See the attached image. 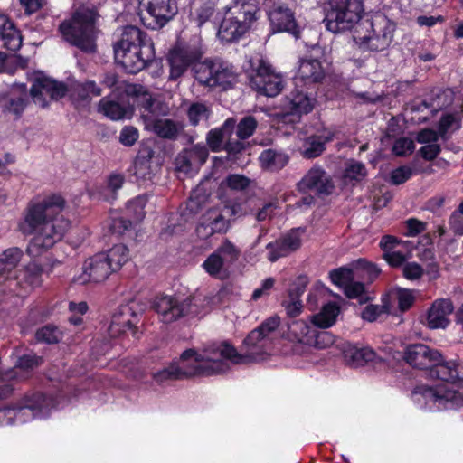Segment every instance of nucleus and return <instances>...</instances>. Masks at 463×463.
Here are the masks:
<instances>
[{
	"instance_id": "2",
	"label": "nucleus",
	"mask_w": 463,
	"mask_h": 463,
	"mask_svg": "<svg viewBox=\"0 0 463 463\" xmlns=\"http://www.w3.org/2000/svg\"><path fill=\"white\" fill-rule=\"evenodd\" d=\"M225 358H233L235 348L227 342L213 343L201 352L187 349L180 358L173 362L180 379L193 376H211L227 372L230 369Z\"/></svg>"
},
{
	"instance_id": "37",
	"label": "nucleus",
	"mask_w": 463,
	"mask_h": 463,
	"mask_svg": "<svg viewBox=\"0 0 463 463\" xmlns=\"http://www.w3.org/2000/svg\"><path fill=\"white\" fill-rule=\"evenodd\" d=\"M213 75L215 86L224 90L232 86L237 78L233 66L224 62H213Z\"/></svg>"
},
{
	"instance_id": "60",
	"label": "nucleus",
	"mask_w": 463,
	"mask_h": 463,
	"mask_svg": "<svg viewBox=\"0 0 463 463\" xmlns=\"http://www.w3.org/2000/svg\"><path fill=\"white\" fill-rule=\"evenodd\" d=\"M365 175V166L360 162H351L345 170V177L350 180L359 181L364 178Z\"/></svg>"
},
{
	"instance_id": "15",
	"label": "nucleus",
	"mask_w": 463,
	"mask_h": 463,
	"mask_svg": "<svg viewBox=\"0 0 463 463\" xmlns=\"http://www.w3.org/2000/svg\"><path fill=\"white\" fill-rule=\"evenodd\" d=\"M67 88L63 83L50 78L39 76L33 82L30 94L33 101L41 108H45L50 101L65 96Z\"/></svg>"
},
{
	"instance_id": "48",
	"label": "nucleus",
	"mask_w": 463,
	"mask_h": 463,
	"mask_svg": "<svg viewBox=\"0 0 463 463\" xmlns=\"http://www.w3.org/2000/svg\"><path fill=\"white\" fill-rule=\"evenodd\" d=\"M210 115L211 109L204 103L201 102L192 103L187 109V117L193 126L207 121Z\"/></svg>"
},
{
	"instance_id": "30",
	"label": "nucleus",
	"mask_w": 463,
	"mask_h": 463,
	"mask_svg": "<svg viewBox=\"0 0 463 463\" xmlns=\"http://www.w3.org/2000/svg\"><path fill=\"white\" fill-rule=\"evenodd\" d=\"M286 99L287 104L285 107L290 114H307L313 109V99L303 91H292Z\"/></svg>"
},
{
	"instance_id": "28",
	"label": "nucleus",
	"mask_w": 463,
	"mask_h": 463,
	"mask_svg": "<svg viewBox=\"0 0 463 463\" xmlns=\"http://www.w3.org/2000/svg\"><path fill=\"white\" fill-rule=\"evenodd\" d=\"M42 268L35 264L30 263L24 269L20 270L16 280H11V284H16L25 292L41 286L42 284Z\"/></svg>"
},
{
	"instance_id": "6",
	"label": "nucleus",
	"mask_w": 463,
	"mask_h": 463,
	"mask_svg": "<svg viewBox=\"0 0 463 463\" xmlns=\"http://www.w3.org/2000/svg\"><path fill=\"white\" fill-rule=\"evenodd\" d=\"M436 378L443 382L458 383L463 390V378L459 377L458 368L452 361H445L440 353L436 351ZM463 404V392L436 384V409H454Z\"/></svg>"
},
{
	"instance_id": "36",
	"label": "nucleus",
	"mask_w": 463,
	"mask_h": 463,
	"mask_svg": "<svg viewBox=\"0 0 463 463\" xmlns=\"http://www.w3.org/2000/svg\"><path fill=\"white\" fill-rule=\"evenodd\" d=\"M99 111L111 120H121L131 115V109L128 107L106 98L99 101Z\"/></svg>"
},
{
	"instance_id": "47",
	"label": "nucleus",
	"mask_w": 463,
	"mask_h": 463,
	"mask_svg": "<svg viewBox=\"0 0 463 463\" xmlns=\"http://www.w3.org/2000/svg\"><path fill=\"white\" fill-rule=\"evenodd\" d=\"M131 172L137 180H151L153 176V171L151 168L150 158L137 156L134 161Z\"/></svg>"
},
{
	"instance_id": "39",
	"label": "nucleus",
	"mask_w": 463,
	"mask_h": 463,
	"mask_svg": "<svg viewBox=\"0 0 463 463\" xmlns=\"http://www.w3.org/2000/svg\"><path fill=\"white\" fill-rule=\"evenodd\" d=\"M339 314V307L335 303H327L321 311L312 317V323L321 328L332 326Z\"/></svg>"
},
{
	"instance_id": "27",
	"label": "nucleus",
	"mask_w": 463,
	"mask_h": 463,
	"mask_svg": "<svg viewBox=\"0 0 463 463\" xmlns=\"http://www.w3.org/2000/svg\"><path fill=\"white\" fill-rule=\"evenodd\" d=\"M236 126V120L233 118H227L221 128L211 129L206 137L208 146L213 152H219L223 148L224 140L230 139Z\"/></svg>"
},
{
	"instance_id": "61",
	"label": "nucleus",
	"mask_w": 463,
	"mask_h": 463,
	"mask_svg": "<svg viewBox=\"0 0 463 463\" xmlns=\"http://www.w3.org/2000/svg\"><path fill=\"white\" fill-rule=\"evenodd\" d=\"M224 183L232 190L242 191L250 185V179L242 175H228Z\"/></svg>"
},
{
	"instance_id": "62",
	"label": "nucleus",
	"mask_w": 463,
	"mask_h": 463,
	"mask_svg": "<svg viewBox=\"0 0 463 463\" xmlns=\"http://www.w3.org/2000/svg\"><path fill=\"white\" fill-rule=\"evenodd\" d=\"M417 249L419 255L425 260H432L434 251L432 247V239L430 234L424 235L418 243Z\"/></svg>"
},
{
	"instance_id": "54",
	"label": "nucleus",
	"mask_w": 463,
	"mask_h": 463,
	"mask_svg": "<svg viewBox=\"0 0 463 463\" xmlns=\"http://www.w3.org/2000/svg\"><path fill=\"white\" fill-rule=\"evenodd\" d=\"M213 76V63H202L195 69V79L202 85L215 87Z\"/></svg>"
},
{
	"instance_id": "10",
	"label": "nucleus",
	"mask_w": 463,
	"mask_h": 463,
	"mask_svg": "<svg viewBox=\"0 0 463 463\" xmlns=\"http://www.w3.org/2000/svg\"><path fill=\"white\" fill-rule=\"evenodd\" d=\"M364 13L363 0H329L324 20L327 30L334 33L353 29Z\"/></svg>"
},
{
	"instance_id": "18",
	"label": "nucleus",
	"mask_w": 463,
	"mask_h": 463,
	"mask_svg": "<svg viewBox=\"0 0 463 463\" xmlns=\"http://www.w3.org/2000/svg\"><path fill=\"white\" fill-rule=\"evenodd\" d=\"M298 187L304 193L313 192L318 195H328L333 193L335 184L322 166L314 165L298 182Z\"/></svg>"
},
{
	"instance_id": "38",
	"label": "nucleus",
	"mask_w": 463,
	"mask_h": 463,
	"mask_svg": "<svg viewBox=\"0 0 463 463\" xmlns=\"http://www.w3.org/2000/svg\"><path fill=\"white\" fill-rule=\"evenodd\" d=\"M384 297L388 298L387 302L391 303L393 307L397 303L398 309L401 312L408 310L415 300V296L411 290L402 288L392 289Z\"/></svg>"
},
{
	"instance_id": "64",
	"label": "nucleus",
	"mask_w": 463,
	"mask_h": 463,
	"mask_svg": "<svg viewBox=\"0 0 463 463\" xmlns=\"http://www.w3.org/2000/svg\"><path fill=\"white\" fill-rule=\"evenodd\" d=\"M138 138V131L134 127H125L119 135V141L127 146H133Z\"/></svg>"
},
{
	"instance_id": "13",
	"label": "nucleus",
	"mask_w": 463,
	"mask_h": 463,
	"mask_svg": "<svg viewBox=\"0 0 463 463\" xmlns=\"http://www.w3.org/2000/svg\"><path fill=\"white\" fill-rule=\"evenodd\" d=\"M235 208L232 205L225 206L223 209L212 208L206 211L196 228L198 237L207 239L214 233L225 232L229 228L227 216L235 214Z\"/></svg>"
},
{
	"instance_id": "11",
	"label": "nucleus",
	"mask_w": 463,
	"mask_h": 463,
	"mask_svg": "<svg viewBox=\"0 0 463 463\" xmlns=\"http://www.w3.org/2000/svg\"><path fill=\"white\" fill-rule=\"evenodd\" d=\"M144 24L156 30L167 24L176 14L173 0H137Z\"/></svg>"
},
{
	"instance_id": "7",
	"label": "nucleus",
	"mask_w": 463,
	"mask_h": 463,
	"mask_svg": "<svg viewBox=\"0 0 463 463\" xmlns=\"http://www.w3.org/2000/svg\"><path fill=\"white\" fill-rule=\"evenodd\" d=\"M395 24L383 14L365 20L355 29L354 39L370 51L385 50L392 41Z\"/></svg>"
},
{
	"instance_id": "59",
	"label": "nucleus",
	"mask_w": 463,
	"mask_h": 463,
	"mask_svg": "<svg viewBox=\"0 0 463 463\" xmlns=\"http://www.w3.org/2000/svg\"><path fill=\"white\" fill-rule=\"evenodd\" d=\"M415 149L414 142L409 137H400L392 146V152L398 156L411 155Z\"/></svg>"
},
{
	"instance_id": "20",
	"label": "nucleus",
	"mask_w": 463,
	"mask_h": 463,
	"mask_svg": "<svg viewBox=\"0 0 463 463\" xmlns=\"http://www.w3.org/2000/svg\"><path fill=\"white\" fill-rule=\"evenodd\" d=\"M404 360L412 367L430 371L434 367V353L423 344L410 345L404 351Z\"/></svg>"
},
{
	"instance_id": "46",
	"label": "nucleus",
	"mask_w": 463,
	"mask_h": 463,
	"mask_svg": "<svg viewBox=\"0 0 463 463\" xmlns=\"http://www.w3.org/2000/svg\"><path fill=\"white\" fill-rule=\"evenodd\" d=\"M290 333L295 338L304 344H312L314 329L304 320H298L289 326Z\"/></svg>"
},
{
	"instance_id": "8",
	"label": "nucleus",
	"mask_w": 463,
	"mask_h": 463,
	"mask_svg": "<svg viewBox=\"0 0 463 463\" xmlns=\"http://www.w3.org/2000/svg\"><path fill=\"white\" fill-rule=\"evenodd\" d=\"M279 325V318L278 317H270L266 319L260 326L253 329L243 341L246 354H241L235 349L238 361L233 358H225V362L230 366L231 363L239 364L262 360L270 345V335L278 328Z\"/></svg>"
},
{
	"instance_id": "63",
	"label": "nucleus",
	"mask_w": 463,
	"mask_h": 463,
	"mask_svg": "<svg viewBox=\"0 0 463 463\" xmlns=\"http://www.w3.org/2000/svg\"><path fill=\"white\" fill-rule=\"evenodd\" d=\"M411 175L412 170L410 166H400L391 173V182L395 185L402 184L410 179Z\"/></svg>"
},
{
	"instance_id": "4",
	"label": "nucleus",
	"mask_w": 463,
	"mask_h": 463,
	"mask_svg": "<svg viewBox=\"0 0 463 463\" xmlns=\"http://www.w3.org/2000/svg\"><path fill=\"white\" fill-rule=\"evenodd\" d=\"M96 13L90 9L80 8L72 17L61 24L59 29L63 38L71 44L86 52L96 51Z\"/></svg>"
},
{
	"instance_id": "53",
	"label": "nucleus",
	"mask_w": 463,
	"mask_h": 463,
	"mask_svg": "<svg viewBox=\"0 0 463 463\" xmlns=\"http://www.w3.org/2000/svg\"><path fill=\"white\" fill-rule=\"evenodd\" d=\"M411 397L415 403L425 406L429 402L434 401V389L431 386L419 383L412 390Z\"/></svg>"
},
{
	"instance_id": "40",
	"label": "nucleus",
	"mask_w": 463,
	"mask_h": 463,
	"mask_svg": "<svg viewBox=\"0 0 463 463\" xmlns=\"http://www.w3.org/2000/svg\"><path fill=\"white\" fill-rule=\"evenodd\" d=\"M416 141L422 144L417 155L427 161L434 160V130L424 128L416 137Z\"/></svg>"
},
{
	"instance_id": "58",
	"label": "nucleus",
	"mask_w": 463,
	"mask_h": 463,
	"mask_svg": "<svg viewBox=\"0 0 463 463\" xmlns=\"http://www.w3.org/2000/svg\"><path fill=\"white\" fill-rule=\"evenodd\" d=\"M152 378L158 384H163L168 381L181 380L174 364L152 373Z\"/></svg>"
},
{
	"instance_id": "45",
	"label": "nucleus",
	"mask_w": 463,
	"mask_h": 463,
	"mask_svg": "<svg viewBox=\"0 0 463 463\" xmlns=\"http://www.w3.org/2000/svg\"><path fill=\"white\" fill-rule=\"evenodd\" d=\"M23 252L18 248H10L0 254V275L14 269L21 260Z\"/></svg>"
},
{
	"instance_id": "32",
	"label": "nucleus",
	"mask_w": 463,
	"mask_h": 463,
	"mask_svg": "<svg viewBox=\"0 0 463 463\" xmlns=\"http://www.w3.org/2000/svg\"><path fill=\"white\" fill-rule=\"evenodd\" d=\"M0 35L5 46L11 51H17L22 46V36L14 28V24L5 14H0Z\"/></svg>"
},
{
	"instance_id": "16",
	"label": "nucleus",
	"mask_w": 463,
	"mask_h": 463,
	"mask_svg": "<svg viewBox=\"0 0 463 463\" xmlns=\"http://www.w3.org/2000/svg\"><path fill=\"white\" fill-rule=\"evenodd\" d=\"M114 271L104 252L88 259L82 267V273L74 278V282L84 285L89 282L99 283L106 280Z\"/></svg>"
},
{
	"instance_id": "56",
	"label": "nucleus",
	"mask_w": 463,
	"mask_h": 463,
	"mask_svg": "<svg viewBox=\"0 0 463 463\" xmlns=\"http://www.w3.org/2000/svg\"><path fill=\"white\" fill-rule=\"evenodd\" d=\"M331 281L344 288L352 279H354L353 270L348 268H339L330 272Z\"/></svg>"
},
{
	"instance_id": "43",
	"label": "nucleus",
	"mask_w": 463,
	"mask_h": 463,
	"mask_svg": "<svg viewBox=\"0 0 463 463\" xmlns=\"http://www.w3.org/2000/svg\"><path fill=\"white\" fill-rule=\"evenodd\" d=\"M72 96L81 101L89 100L91 96L99 97L101 95V89L94 80H86L85 82L76 83L73 86Z\"/></svg>"
},
{
	"instance_id": "22",
	"label": "nucleus",
	"mask_w": 463,
	"mask_h": 463,
	"mask_svg": "<svg viewBox=\"0 0 463 463\" xmlns=\"http://www.w3.org/2000/svg\"><path fill=\"white\" fill-rule=\"evenodd\" d=\"M151 113L143 114L146 128L152 129L158 137L165 139H176L184 131V124L170 118H152Z\"/></svg>"
},
{
	"instance_id": "34",
	"label": "nucleus",
	"mask_w": 463,
	"mask_h": 463,
	"mask_svg": "<svg viewBox=\"0 0 463 463\" xmlns=\"http://www.w3.org/2000/svg\"><path fill=\"white\" fill-rule=\"evenodd\" d=\"M333 139L332 134L311 136L307 137L303 145L301 155L307 159L319 156L325 151V145Z\"/></svg>"
},
{
	"instance_id": "51",
	"label": "nucleus",
	"mask_w": 463,
	"mask_h": 463,
	"mask_svg": "<svg viewBox=\"0 0 463 463\" xmlns=\"http://www.w3.org/2000/svg\"><path fill=\"white\" fill-rule=\"evenodd\" d=\"M459 128V121L451 114L444 115L436 129V141L440 138H447V136Z\"/></svg>"
},
{
	"instance_id": "25",
	"label": "nucleus",
	"mask_w": 463,
	"mask_h": 463,
	"mask_svg": "<svg viewBox=\"0 0 463 463\" xmlns=\"http://www.w3.org/2000/svg\"><path fill=\"white\" fill-rule=\"evenodd\" d=\"M269 20L272 26L278 31L288 32L298 36L297 24L289 8L280 5L274 6L269 12Z\"/></svg>"
},
{
	"instance_id": "55",
	"label": "nucleus",
	"mask_w": 463,
	"mask_h": 463,
	"mask_svg": "<svg viewBox=\"0 0 463 463\" xmlns=\"http://www.w3.org/2000/svg\"><path fill=\"white\" fill-rule=\"evenodd\" d=\"M237 125V137L240 139H247L253 135L258 122L252 116L244 117Z\"/></svg>"
},
{
	"instance_id": "17",
	"label": "nucleus",
	"mask_w": 463,
	"mask_h": 463,
	"mask_svg": "<svg viewBox=\"0 0 463 463\" xmlns=\"http://www.w3.org/2000/svg\"><path fill=\"white\" fill-rule=\"evenodd\" d=\"M49 406L47 399L43 394H37L33 402L17 408H5L0 410V425H10L15 420L25 422L36 417L38 413L45 411Z\"/></svg>"
},
{
	"instance_id": "52",
	"label": "nucleus",
	"mask_w": 463,
	"mask_h": 463,
	"mask_svg": "<svg viewBox=\"0 0 463 463\" xmlns=\"http://www.w3.org/2000/svg\"><path fill=\"white\" fill-rule=\"evenodd\" d=\"M62 334L54 326H45L38 329L35 333V338L38 342L55 344L61 340Z\"/></svg>"
},
{
	"instance_id": "35",
	"label": "nucleus",
	"mask_w": 463,
	"mask_h": 463,
	"mask_svg": "<svg viewBox=\"0 0 463 463\" xmlns=\"http://www.w3.org/2000/svg\"><path fill=\"white\" fill-rule=\"evenodd\" d=\"M27 105L25 90H13L2 103L3 109L15 116H21Z\"/></svg>"
},
{
	"instance_id": "9",
	"label": "nucleus",
	"mask_w": 463,
	"mask_h": 463,
	"mask_svg": "<svg viewBox=\"0 0 463 463\" xmlns=\"http://www.w3.org/2000/svg\"><path fill=\"white\" fill-rule=\"evenodd\" d=\"M250 85L259 94L275 97L284 88L282 76L277 73L265 60L256 57L248 61L245 65Z\"/></svg>"
},
{
	"instance_id": "19",
	"label": "nucleus",
	"mask_w": 463,
	"mask_h": 463,
	"mask_svg": "<svg viewBox=\"0 0 463 463\" xmlns=\"http://www.w3.org/2000/svg\"><path fill=\"white\" fill-rule=\"evenodd\" d=\"M301 246V235L299 230H291L279 239L267 244L269 250L268 260L271 262L277 261L279 258L286 257L297 250Z\"/></svg>"
},
{
	"instance_id": "42",
	"label": "nucleus",
	"mask_w": 463,
	"mask_h": 463,
	"mask_svg": "<svg viewBox=\"0 0 463 463\" xmlns=\"http://www.w3.org/2000/svg\"><path fill=\"white\" fill-rule=\"evenodd\" d=\"M385 297L382 298L381 305H368L362 313V317L369 322H373L382 315L395 314V307L389 302Z\"/></svg>"
},
{
	"instance_id": "50",
	"label": "nucleus",
	"mask_w": 463,
	"mask_h": 463,
	"mask_svg": "<svg viewBox=\"0 0 463 463\" xmlns=\"http://www.w3.org/2000/svg\"><path fill=\"white\" fill-rule=\"evenodd\" d=\"M214 252L228 267L234 263L240 256V250L230 241L222 242Z\"/></svg>"
},
{
	"instance_id": "3",
	"label": "nucleus",
	"mask_w": 463,
	"mask_h": 463,
	"mask_svg": "<svg viewBox=\"0 0 463 463\" xmlns=\"http://www.w3.org/2000/svg\"><path fill=\"white\" fill-rule=\"evenodd\" d=\"M213 298L195 295L187 298L175 296L156 297L153 308L163 323L169 324L185 316H199L211 309Z\"/></svg>"
},
{
	"instance_id": "33",
	"label": "nucleus",
	"mask_w": 463,
	"mask_h": 463,
	"mask_svg": "<svg viewBox=\"0 0 463 463\" xmlns=\"http://www.w3.org/2000/svg\"><path fill=\"white\" fill-rule=\"evenodd\" d=\"M298 74L304 83H315L323 79L324 70L319 61L315 59H306L300 61Z\"/></svg>"
},
{
	"instance_id": "24",
	"label": "nucleus",
	"mask_w": 463,
	"mask_h": 463,
	"mask_svg": "<svg viewBox=\"0 0 463 463\" xmlns=\"http://www.w3.org/2000/svg\"><path fill=\"white\" fill-rule=\"evenodd\" d=\"M135 318L133 308L130 305H123L118 311L113 316L109 326V332L113 336L131 332L133 335L136 334Z\"/></svg>"
},
{
	"instance_id": "1",
	"label": "nucleus",
	"mask_w": 463,
	"mask_h": 463,
	"mask_svg": "<svg viewBox=\"0 0 463 463\" xmlns=\"http://www.w3.org/2000/svg\"><path fill=\"white\" fill-rule=\"evenodd\" d=\"M64 199L56 194L31 201L19 224L22 233L33 235L26 251L37 257L60 241L70 229L71 223L62 214Z\"/></svg>"
},
{
	"instance_id": "31",
	"label": "nucleus",
	"mask_w": 463,
	"mask_h": 463,
	"mask_svg": "<svg viewBox=\"0 0 463 463\" xmlns=\"http://www.w3.org/2000/svg\"><path fill=\"white\" fill-rule=\"evenodd\" d=\"M259 160L262 168L270 172H278L288 165L289 156L282 151L269 148L260 155Z\"/></svg>"
},
{
	"instance_id": "57",
	"label": "nucleus",
	"mask_w": 463,
	"mask_h": 463,
	"mask_svg": "<svg viewBox=\"0 0 463 463\" xmlns=\"http://www.w3.org/2000/svg\"><path fill=\"white\" fill-rule=\"evenodd\" d=\"M301 292L293 294L292 292L288 295V299L283 301V307L287 312V315L290 317H296L300 315L303 309V305L299 299Z\"/></svg>"
},
{
	"instance_id": "21",
	"label": "nucleus",
	"mask_w": 463,
	"mask_h": 463,
	"mask_svg": "<svg viewBox=\"0 0 463 463\" xmlns=\"http://www.w3.org/2000/svg\"><path fill=\"white\" fill-rule=\"evenodd\" d=\"M208 155V149L204 145H194L179 154L176 158L177 167L185 173L197 171L205 163Z\"/></svg>"
},
{
	"instance_id": "26",
	"label": "nucleus",
	"mask_w": 463,
	"mask_h": 463,
	"mask_svg": "<svg viewBox=\"0 0 463 463\" xmlns=\"http://www.w3.org/2000/svg\"><path fill=\"white\" fill-rule=\"evenodd\" d=\"M342 354L345 362L353 367L363 366L373 361L376 356L373 350L367 347L359 348L351 343L342 345Z\"/></svg>"
},
{
	"instance_id": "12",
	"label": "nucleus",
	"mask_w": 463,
	"mask_h": 463,
	"mask_svg": "<svg viewBox=\"0 0 463 463\" xmlns=\"http://www.w3.org/2000/svg\"><path fill=\"white\" fill-rule=\"evenodd\" d=\"M202 52L195 44L177 43L168 53L170 66L169 80H176L195 61L201 59Z\"/></svg>"
},
{
	"instance_id": "41",
	"label": "nucleus",
	"mask_w": 463,
	"mask_h": 463,
	"mask_svg": "<svg viewBox=\"0 0 463 463\" xmlns=\"http://www.w3.org/2000/svg\"><path fill=\"white\" fill-rule=\"evenodd\" d=\"M204 270L215 279H223L228 274V266L213 251L203 263Z\"/></svg>"
},
{
	"instance_id": "5",
	"label": "nucleus",
	"mask_w": 463,
	"mask_h": 463,
	"mask_svg": "<svg viewBox=\"0 0 463 463\" xmlns=\"http://www.w3.org/2000/svg\"><path fill=\"white\" fill-rule=\"evenodd\" d=\"M257 7L247 1L233 0L225 7L223 18L217 33L224 42H233L242 37L256 20Z\"/></svg>"
},
{
	"instance_id": "44",
	"label": "nucleus",
	"mask_w": 463,
	"mask_h": 463,
	"mask_svg": "<svg viewBox=\"0 0 463 463\" xmlns=\"http://www.w3.org/2000/svg\"><path fill=\"white\" fill-rule=\"evenodd\" d=\"M107 260L111 263L114 271H118L129 259V250L124 244L113 246L109 251L104 252Z\"/></svg>"
},
{
	"instance_id": "14",
	"label": "nucleus",
	"mask_w": 463,
	"mask_h": 463,
	"mask_svg": "<svg viewBox=\"0 0 463 463\" xmlns=\"http://www.w3.org/2000/svg\"><path fill=\"white\" fill-rule=\"evenodd\" d=\"M155 51L153 43H145L139 47H132L125 51H116L115 60L128 73H137L153 61Z\"/></svg>"
},
{
	"instance_id": "49",
	"label": "nucleus",
	"mask_w": 463,
	"mask_h": 463,
	"mask_svg": "<svg viewBox=\"0 0 463 463\" xmlns=\"http://www.w3.org/2000/svg\"><path fill=\"white\" fill-rule=\"evenodd\" d=\"M453 305L449 299H439L436 301V328H445L449 324L447 318L453 311Z\"/></svg>"
},
{
	"instance_id": "29",
	"label": "nucleus",
	"mask_w": 463,
	"mask_h": 463,
	"mask_svg": "<svg viewBox=\"0 0 463 463\" xmlns=\"http://www.w3.org/2000/svg\"><path fill=\"white\" fill-rule=\"evenodd\" d=\"M145 43H152L145 37L142 31L133 25L126 26L121 34V39L116 43L114 52L116 51H125L132 49V47H139Z\"/></svg>"
},
{
	"instance_id": "23",
	"label": "nucleus",
	"mask_w": 463,
	"mask_h": 463,
	"mask_svg": "<svg viewBox=\"0 0 463 463\" xmlns=\"http://www.w3.org/2000/svg\"><path fill=\"white\" fill-rule=\"evenodd\" d=\"M120 90H123L128 96H133L138 99V105L143 109V114H157L159 103L152 98L151 94L147 92L144 86L140 84L121 81Z\"/></svg>"
}]
</instances>
